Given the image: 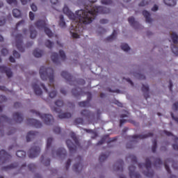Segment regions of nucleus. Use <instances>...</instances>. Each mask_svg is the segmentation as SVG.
Masks as SVG:
<instances>
[{
	"instance_id": "obj_50",
	"label": "nucleus",
	"mask_w": 178,
	"mask_h": 178,
	"mask_svg": "<svg viewBox=\"0 0 178 178\" xmlns=\"http://www.w3.org/2000/svg\"><path fill=\"white\" fill-rule=\"evenodd\" d=\"M0 120H2L3 122H7V123H10L12 121V120L8 118L6 115H1L0 117Z\"/></svg>"
},
{
	"instance_id": "obj_30",
	"label": "nucleus",
	"mask_w": 178,
	"mask_h": 178,
	"mask_svg": "<svg viewBox=\"0 0 178 178\" xmlns=\"http://www.w3.org/2000/svg\"><path fill=\"white\" fill-rule=\"evenodd\" d=\"M117 163L118 166L115 168V170H120V172H123V165H124V162L123 161V160H119Z\"/></svg>"
},
{
	"instance_id": "obj_9",
	"label": "nucleus",
	"mask_w": 178,
	"mask_h": 178,
	"mask_svg": "<svg viewBox=\"0 0 178 178\" xmlns=\"http://www.w3.org/2000/svg\"><path fill=\"white\" fill-rule=\"evenodd\" d=\"M61 76L63 77V79H65V80L70 83V86H72L73 83H77V81L74 80L73 76L66 71H63L61 72Z\"/></svg>"
},
{
	"instance_id": "obj_26",
	"label": "nucleus",
	"mask_w": 178,
	"mask_h": 178,
	"mask_svg": "<svg viewBox=\"0 0 178 178\" xmlns=\"http://www.w3.org/2000/svg\"><path fill=\"white\" fill-rule=\"evenodd\" d=\"M19 168V163H14L10 165H7L2 168V170H9V169H15Z\"/></svg>"
},
{
	"instance_id": "obj_48",
	"label": "nucleus",
	"mask_w": 178,
	"mask_h": 178,
	"mask_svg": "<svg viewBox=\"0 0 178 178\" xmlns=\"http://www.w3.org/2000/svg\"><path fill=\"white\" fill-rule=\"evenodd\" d=\"M174 141L176 143L172 145V148L175 151H178V138L177 136H174Z\"/></svg>"
},
{
	"instance_id": "obj_15",
	"label": "nucleus",
	"mask_w": 178,
	"mask_h": 178,
	"mask_svg": "<svg viewBox=\"0 0 178 178\" xmlns=\"http://www.w3.org/2000/svg\"><path fill=\"white\" fill-rule=\"evenodd\" d=\"M16 123H22L23 122V114L22 113L16 112L13 115Z\"/></svg>"
},
{
	"instance_id": "obj_54",
	"label": "nucleus",
	"mask_w": 178,
	"mask_h": 178,
	"mask_svg": "<svg viewBox=\"0 0 178 178\" xmlns=\"http://www.w3.org/2000/svg\"><path fill=\"white\" fill-rule=\"evenodd\" d=\"M53 131L56 134H60V127H54L53 129Z\"/></svg>"
},
{
	"instance_id": "obj_29",
	"label": "nucleus",
	"mask_w": 178,
	"mask_h": 178,
	"mask_svg": "<svg viewBox=\"0 0 178 178\" xmlns=\"http://www.w3.org/2000/svg\"><path fill=\"white\" fill-rule=\"evenodd\" d=\"M59 119H70L72 114L70 113H63L58 115Z\"/></svg>"
},
{
	"instance_id": "obj_58",
	"label": "nucleus",
	"mask_w": 178,
	"mask_h": 178,
	"mask_svg": "<svg viewBox=\"0 0 178 178\" xmlns=\"http://www.w3.org/2000/svg\"><path fill=\"white\" fill-rule=\"evenodd\" d=\"M56 94H58L56 90H53L49 92V95L50 98H55L56 97Z\"/></svg>"
},
{
	"instance_id": "obj_6",
	"label": "nucleus",
	"mask_w": 178,
	"mask_h": 178,
	"mask_svg": "<svg viewBox=\"0 0 178 178\" xmlns=\"http://www.w3.org/2000/svg\"><path fill=\"white\" fill-rule=\"evenodd\" d=\"M45 77H46V80L48 79L50 83V86L54 88L55 86H54V70L51 68H46Z\"/></svg>"
},
{
	"instance_id": "obj_36",
	"label": "nucleus",
	"mask_w": 178,
	"mask_h": 178,
	"mask_svg": "<svg viewBox=\"0 0 178 178\" xmlns=\"http://www.w3.org/2000/svg\"><path fill=\"white\" fill-rule=\"evenodd\" d=\"M59 26L61 27V29H65V27H66V22H65L63 15L60 16Z\"/></svg>"
},
{
	"instance_id": "obj_40",
	"label": "nucleus",
	"mask_w": 178,
	"mask_h": 178,
	"mask_svg": "<svg viewBox=\"0 0 178 178\" xmlns=\"http://www.w3.org/2000/svg\"><path fill=\"white\" fill-rule=\"evenodd\" d=\"M31 113L35 114V116H38L40 119H44L45 118V114H42L38 111H35V110H31Z\"/></svg>"
},
{
	"instance_id": "obj_62",
	"label": "nucleus",
	"mask_w": 178,
	"mask_h": 178,
	"mask_svg": "<svg viewBox=\"0 0 178 178\" xmlns=\"http://www.w3.org/2000/svg\"><path fill=\"white\" fill-rule=\"evenodd\" d=\"M8 54H9V51H8V49H1V54L3 55V56H6V55H8Z\"/></svg>"
},
{
	"instance_id": "obj_17",
	"label": "nucleus",
	"mask_w": 178,
	"mask_h": 178,
	"mask_svg": "<svg viewBox=\"0 0 178 178\" xmlns=\"http://www.w3.org/2000/svg\"><path fill=\"white\" fill-rule=\"evenodd\" d=\"M142 91L144 92V97L145 99H148L149 98V86L148 85H143Z\"/></svg>"
},
{
	"instance_id": "obj_61",
	"label": "nucleus",
	"mask_w": 178,
	"mask_h": 178,
	"mask_svg": "<svg viewBox=\"0 0 178 178\" xmlns=\"http://www.w3.org/2000/svg\"><path fill=\"white\" fill-rule=\"evenodd\" d=\"M26 168H27V165L26 163L22 164L19 169V173H22V170H26Z\"/></svg>"
},
{
	"instance_id": "obj_35",
	"label": "nucleus",
	"mask_w": 178,
	"mask_h": 178,
	"mask_svg": "<svg viewBox=\"0 0 178 178\" xmlns=\"http://www.w3.org/2000/svg\"><path fill=\"white\" fill-rule=\"evenodd\" d=\"M164 3L168 6H176V0H163Z\"/></svg>"
},
{
	"instance_id": "obj_5",
	"label": "nucleus",
	"mask_w": 178,
	"mask_h": 178,
	"mask_svg": "<svg viewBox=\"0 0 178 178\" xmlns=\"http://www.w3.org/2000/svg\"><path fill=\"white\" fill-rule=\"evenodd\" d=\"M40 152H41V147L37 143H34L29 150L28 154L29 158H37L40 155Z\"/></svg>"
},
{
	"instance_id": "obj_18",
	"label": "nucleus",
	"mask_w": 178,
	"mask_h": 178,
	"mask_svg": "<svg viewBox=\"0 0 178 178\" xmlns=\"http://www.w3.org/2000/svg\"><path fill=\"white\" fill-rule=\"evenodd\" d=\"M38 134V132L33 131H30L29 132H28L26 134L27 143H30V141H31V140H33V138H35V136H37Z\"/></svg>"
},
{
	"instance_id": "obj_42",
	"label": "nucleus",
	"mask_w": 178,
	"mask_h": 178,
	"mask_svg": "<svg viewBox=\"0 0 178 178\" xmlns=\"http://www.w3.org/2000/svg\"><path fill=\"white\" fill-rule=\"evenodd\" d=\"M45 34L46 35H48V37L49 38L54 37V35H55V34L52 33V31H51V29H49V28L47 26L45 27Z\"/></svg>"
},
{
	"instance_id": "obj_10",
	"label": "nucleus",
	"mask_w": 178,
	"mask_h": 178,
	"mask_svg": "<svg viewBox=\"0 0 178 178\" xmlns=\"http://www.w3.org/2000/svg\"><path fill=\"white\" fill-rule=\"evenodd\" d=\"M130 178H141V175L138 172H136V166L131 165L129 167Z\"/></svg>"
},
{
	"instance_id": "obj_32",
	"label": "nucleus",
	"mask_w": 178,
	"mask_h": 178,
	"mask_svg": "<svg viewBox=\"0 0 178 178\" xmlns=\"http://www.w3.org/2000/svg\"><path fill=\"white\" fill-rule=\"evenodd\" d=\"M81 116H83L84 118H90V116H92V113H91V111L88 110H83L81 112Z\"/></svg>"
},
{
	"instance_id": "obj_28",
	"label": "nucleus",
	"mask_w": 178,
	"mask_h": 178,
	"mask_svg": "<svg viewBox=\"0 0 178 178\" xmlns=\"http://www.w3.org/2000/svg\"><path fill=\"white\" fill-rule=\"evenodd\" d=\"M51 58L54 63H59V55L57 53H52Z\"/></svg>"
},
{
	"instance_id": "obj_8",
	"label": "nucleus",
	"mask_w": 178,
	"mask_h": 178,
	"mask_svg": "<svg viewBox=\"0 0 178 178\" xmlns=\"http://www.w3.org/2000/svg\"><path fill=\"white\" fill-rule=\"evenodd\" d=\"M12 159V156L6 151L1 149L0 151V165H2L3 163H6L8 161H10Z\"/></svg>"
},
{
	"instance_id": "obj_34",
	"label": "nucleus",
	"mask_w": 178,
	"mask_h": 178,
	"mask_svg": "<svg viewBox=\"0 0 178 178\" xmlns=\"http://www.w3.org/2000/svg\"><path fill=\"white\" fill-rule=\"evenodd\" d=\"M39 73L42 80H45V67L42 66L40 69Z\"/></svg>"
},
{
	"instance_id": "obj_33",
	"label": "nucleus",
	"mask_w": 178,
	"mask_h": 178,
	"mask_svg": "<svg viewBox=\"0 0 178 178\" xmlns=\"http://www.w3.org/2000/svg\"><path fill=\"white\" fill-rule=\"evenodd\" d=\"M29 29L31 31V34H30L31 38H35V37H37V31L34 29V26H31Z\"/></svg>"
},
{
	"instance_id": "obj_2",
	"label": "nucleus",
	"mask_w": 178,
	"mask_h": 178,
	"mask_svg": "<svg viewBox=\"0 0 178 178\" xmlns=\"http://www.w3.org/2000/svg\"><path fill=\"white\" fill-rule=\"evenodd\" d=\"M70 137L74 141L75 145L70 139L66 140V145L70 151V153L74 154L77 151V147H80V142H79V138H77L76 134H74V132H71Z\"/></svg>"
},
{
	"instance_id": "obj_56",
	"label": "nucleus",
	"mask_w": 178,
	"mask_h": 178,
	"mask_svg": "<svg viewBox=\"0 0 178 178\" xmlns=\"http://www.w3.org/2000/svg\"><path fill=\"white\" fill-rule=\"evenodd\" d=\"M83 118H79L74 120L75 124H83Z\"/></svg>"
},
{
	"instance_id": "obj_14",
	"label": "nucleus",
	"mask_w": 178,
	"mask_h": 178,
	"mask_svg": "<svg viewBox=\"0 0 178 178\" xmlns=\"http://www.w3.org/2000/svg\"><path fill=\"white\" fill-rule=\"evenodd\" d=\"M55 105L57 107H54L53 108V111H54V112H56L57 113H60V112H62V109H60V108H62V106H63L64 103L63 100H57L55 102Z\"/></svg>"
},
{
	"instance_id": "obj_11",
	"label": "nucleus",
	"mask_w": 178,
	"mask_h": 178,
	"mask_svg": "<svg viewBox=\"0 0 178 178\" xmlns=\"http://www.w3.org/2000/svg\"><path fill=\"white\" fill-rule=\"evenodd\" d=\"M27 123L31 126H33V127H36V129L42 127V124L35 119L29 118L27 120Z\"/></svg>"
},
{
	"instance_id": "obj_24",
	"label": "nucleus",
	"mask_w": 178,
	"mask_h": 178,
	"mask_svg": "<svg viewBox=\"0 0 178 178\" xmlns=\"http://www.w3.org/2000/svg\"><path fill=\"white\" fill-rule=\"evenodd\" d=\"M35 26L39 29H43L45 30V20H38L35 23Z\"/></svg>"
},
{
	"instance_id": "obj_49",
	"label": "nucleus",
	"mask_w": 178,
	"mask_h": 178,
	"mask_svg": "<svg viewBox=\"0 0 178 178\" xmlns=\"http://www.w3.org/2000/svg\"><path fill=\"white\" fill-rule=\"evenodd\" d=\"M158 147V143H157V141H156V139H154L153 140V145L152 147V152L155 153L156 152V148Z\"/></svg>"
},
{
	"instance_id": "obj_1",
	"label": "nucleus",
	"mask_w": 178,
	"mask_h": 178,
	"mask_svg": "<svg viewBox=\"0 0 178 178\" xmlns=\"http://www.w3.org/2000/svg\"><path fill=\"white\" fill-rule=\"evenodd\" d=\"M88 1L91 3L89 8L88 6H86L85 7L86 10H79L76 11L75 14L69 9L67 6H64L63 8V13L72 20L71 26L75 30H79L81 24H90V23H92V20L95 19L98 14L105 15L111 12V10L106 7L92 6V3L97 2V0Z\"/></svg>"
},
{
	"instance_id": "obj_64",
	"label": "nucleus",
	"mask_w": 178,
	"mask_h": 178,
	"mask_svg": "<svg viewBox=\"0 0 178 178\" xmlns=\"http://www.w3.org/2000/svg\"><path fill=\"white\" fill-rule=\"evenodd\" d=\"M172 109L174 111H178V102H175L172 105Z\"/></svg>"
},
{
	"instance_id": "obj_22",
	"label": "nucleus",
	"mask_w": 178,
	"mask_h": 178,
	"mask_svg": "<svg viewBox=\"0 0 178 178\" xmlns=\"http://www.w3.org/2000/svg\"><path fill=\"white\" fill-rule=\"evenodd\" d=\"M90 99H91V93L89 94L88 97V100L79 102V105L81 108H86L90 105Z\"/></svg>"
},
{
	"instance_id": "obj_31",
	"label": "nucleus",
	"mask_w": 178,
	"mask_h": 178,
	"mask_svg": "<svg viewBox=\"0 0 178 178\" xmlns=\"http://www.w3.org/2000/svg\"><path fill=\"white\" fill-rule=\"evenodd\" d=\"M117 35L118 32L116 30H113V33L106 38V41H113V40H115Z\"/></svg>"
},
{
	"instance_id": "obj_19",
	"label": "nucleus",
	"mask_w": 178,
	"mask_h": 178,
	"mask_svg": "<svg viewBox=\"0 0 178 178\" xmlns=\"http://www.w3.org/2000/svg\"><path fill=\"white\" fill-rule=\"evenodd\" d=\"M32 87L33 88L34 92L36 95H42V90L40 89V86L37 83H33Z\"/></svg>"
},
{
	"instance_id": "obj_45",
	"label": "nucleus",
	"mask_w": 178,
	"mask_h": 178,
	"mask_svg": "<svg viewBox=\"0 0 178 178\" xmlns=\"http://www.w3.org/2000/svg\"><path fill=\"white\" fill-rule=\"evenodd\" d=\"M27 168H28V170H29V172H35V169H36L35 164H34V163L29 164Z\"/></svg>"
},
{
	"instance_id": "obj_44",
	"label": "nucleus",
	"mask_w": 178,
	"mask_h": 178,
	"mask_svg": "<svg viewBox=\"0 0 178 178\" xmlns=\"http://www.w3.org/2000/svg\"><path fill=\"white\" fill-rule=\"evenodd\" d=\"M52 143H54V138H48L47 140V149H49V148H51V145H52Z\"/></svg>"
},
{
	"instance_id": "obj_63",
	"label": "nucleus",
	"mask_w": 178,
	"mask_h": 178,
	"mask_svg": "<svg viewBox=\"0 0 178 178\" xmlns=\"http://www.w3.org/2000/svg\"><path fill=\"white\" fill-rule=\"evenodd\" d=\"M147 5H148V1H145V0H143L140 3H139V6H147Z\"/></svg>"
},
{
	"instance_id": "obj_38",
	"label": "nucleus",
	"mask_w": 178,
	"mask_h": 178,
	"mask_svg": "<svg viewBox=\"0 0 178 178\" xmlns=\"http://www.w3.org/2000/svg\"><path fill=\"white\" fill-rule=\"evenodd\" d=\"M16 155L18 158H26V152L23 150H18L16 152Z\"/></svg>"
},
{
	"instance_id": "obj_21",
	"label": "nucleus",
	"mask_w": 178,
	"mask_h": 178,
	"mask_svg": "<svg viewBox=\"0 0 178 178\" xmlns=\"http://www.w3.org/2000/svg\"><path fill=\"white\" fill-rule=\"evenodd\" d=\"M54 123V116L51 114L45 115V124L51 125Z\"/></svg>"
},
{
	"instance_id": "obj_43",
	"label": "nucleus",
	"mask_w": 178,
	"mask_h": 178,
	"mask_svg": "<svg viewBox=\"0 0 178 178\" xmlns=\"http://www.w3.org/2000/svg\"><path fill=\"white\" fill-rule=\"evenodd\" d=\"M171 38L172 40V42L173 44H177L178 43V35L177 34L175 33H172L171 34Z\"/></svg>"
},
{
	"instance_id": "obj_47",
	"label": "nucleus",
	"mask_w": 178,
	"mask_h": 178,
	"mask_svg": "<svg viewBox=\"0 0 178 178\" xmlns=\"http://www.w3.org/2000/svg\"><path fill=\"white\" fill-rule=\"evenodd\" d=\"M171 50L176 56H178V47L175 44H171Z\"/></svg>"
},
{
	"instance_id": "obj_59",
	"label": "nucleus",
	"mask_w": 178,
	"mask_h": 178,
	"mask_svg": "<svg viewBox=\"0 0 178 178\" xmlns=\"http://www.w3.org/2000/svg\"><path fill=\"white\" fill-rule=\"evenodd\" d=\"M72 163V160H70V159H69L65 164V169L66 170H69V168H70V165Z\"/></svg>"
},
{
	"instance_id": "obj_13",
	"label": "nucleus",
	"mask_w": 178,
	"mask_h": 178,
	"mask_svg": "<svg viewBox=\"0 0 178 178\" xmlns=\"http://www.w3.org/2000/svg\"><path fill=\"white\" fill-rule=\"evenodd\" d=\"M78 159L79 160V162L74 164L72 167V169L74 172H76V173H80V172L83 170V163H81V156H79Z\"/></svg>"
},
{
	"instance_id": "obj_57",
	"label": "nucleus",
	"mask_w": 178,
	"mask_h": 178,
	"mask_svg": "<svg viewBox=\"0 0 178 178\" xmlns=\"http://www.w3.org/2000/svg\"><path fill=\"white\" fill-rule=\"evenodd\" d=\"M113 3L112 0H102L103 5H112Z\"/></svg>"
},
{
	"instance_id": "obj_51",
	"label": "nucleus",
	"mask_w": 178,
	"mask_h": 178,
	"mask_svg": "<svg viewBox=\"0 0 178 178\" xmlns=\"http://www.w3.org/2000/svg\"><path fill=\"white\" fill-rule=\"evenodd\" d=\"M129 158L131 159V162H133L134 165H137L138 163L137 157L136 156L132 154V155H130Z\"/></svg>"
},
{
	"instance_id": "obj_55",
	"label": "nucleus",
	"mask_w": 178,
	"mask_h": 178,
	"mask_svg": "<svg viewBox=\"0 0 178 178\" xmlns=\"http://www.w3.org/2000/svg\"><path fill=\"white\" fill-rule=\"evenodd\" d=\"M60 56L63 60H65L66 59V54H65V51L63 50L59 51Z\"/></svg>"
},
{
	"instance_id": "obj_53",
	"label": "nucleus",
	"mask_w": 178,
	"mask_h": 178,
	"mask_svg": "<svg viewBox=\"0 0 178 178\" xmlns=\"http://www.w3.org/2000/svg\"><path fill=\"white\" fill-rule=\"evenodd\" d=\"M6 2L9 5H14V6H17V0H6Z\"/></svg>"
},
{
	"instance_id": "obj_46",
	"label": "nucleus",
	"mask_w": 178,
	"mask_h": 178,
	"mask_svg": "<svg viewBox=\"0 0 178 178\" xmlns=\"http://www.w3.org/2000/svg\"><path fill=\"white\" fill-rule=\"evenodd\" d=\"M121 49H122V51H124L125 52L130 51V47H129V44L126 43H122L121 44Z\"/></svg>"
},
{
	"instance_id": "obj_37",
	"label": "nucleus",
	"mask_w": 178,
	"mask_h": 178,
	"mask_svg": "<svg viewBox=\"0 0 178 178\" xmlns=\"http://www.w3.org/2000/svg\"><path fill=\"white\" fill-rule=\"evenodd\" d=\"M13 15L14 17H20V16H22V13L20 12V10L15 8L13 10Z\"/></svg>"
},
{
	"instance_id": "obj_23",
	"label": "nucleus",
	"mask_w": 178,
	"mask_h": 178,
	"mask_svg": "<svg viewBox=\"0 0 178 178\" xmlns=\"http://www.w3.org/2000/svg\"><path fill=\"white\" fill-rule=\"evenodd\" d=\"M143 15L145 18L146 23H152V19H151V14L147 10L143 11Z\"/></svg>"
},
{
	"instance_id": "obj_7",
	"label": "nucleus",
	"mask_w": 178,
	"mask_h": 178,
	"mask_svg": "<svg viewBox=\"0 0 178 178\" xmlns=\"http://www.w3.org/2000/svg\"><path fill=\"white\" fill-rule=\"evenodd\" d=\"M16 48L19 52H24V48L23 47V35L17 34L15 35Z\"/></svg>"
},
{
	"instance_id": "obj_39",
	"label": "nucleus",
	"mask_w": 178,
	"mask_h": 178,
	"mask_svg": "<svg viewBox=\"0 0 178 178\" xmlns=\"http://www.w3.org/2000/svg\"><path fill=\"white\" fill-rule=\"evenodd\" d=\"M169 162H170V159H167L164 163V166H165V170L168 172V173L171 174L172 172L170 171V168H169V165H168V163H169Z\"/></svg>"
},
{
	"instance_id": "obj_20",
	"label": "nucleus",
	"mask_w": 178,
	"mask_h": 178,
	"mask_svg": "<svg viewBox=\"0 0 178 178\" xmlns=\"http://www.w3.org/2000/svg\"><path fill=\"white\" fill-rule=\"evenodd\" d=\"M72 95H74V97L77 98L78 97H80L81 94H83V90L80 88H76L74 89H72Z\"/></svg>"
},
{
	"instance_id": "obj_4",
	"label": "nucleus",
	"mask_w": 178,
	"mask_h": 178,
	"mask_svg": "<svg viewBox=\"0 0 178 178\" xmlns=\"http://www.w3.org/2000/svg\"><path fill=\"white\" fill-rule=\"evenodd\" d=\"M151 159L152 158H147L145 163L143 164L147 171H143V175L147 177H152L154 176V170H151Z\"/></svg>"
},
{
	"instance_id": "obj_27",
	"label": "nucleus",
	"mask_w": 178,
	"mask_h": 178,
	"mask_svg": "<svg viewBox=\"0 0 178 178\" xmlns=\"http://www.w3.org/2000/svg\"><path fill=\"white\" fill-rule=\"evenodd\" d=\"M56 155L58 156H63V158H65V156L66 155V149L65 148H63V147L59 148L56 151Z\"/></svg>"
},
{
	"instance_id": "obj_60",
	"label": "nucleus",
	"mask_w": 178,
	"mask_h": 178,
	"mask_svg": "<svg viewBox=\"0 0 178 178\" xmlns=\"http://www.w3.org/2000/svg\"><path fill=\"white\" fill-rule=\"evenodd\" d=\"M51 3H52V5H56L57 7L59 8V6H60V3H59V1L58 0H50Z\"/></svg>"
},
{
	"instance_id": "obj_12",
	"label": "nucleus",
	"mask_w": 178,
	"mask_h": 178,
	"mask_svg": "<svg viewBox=\"0 0 178 178\" xmlns=\"http://www.w3.org/2000/svg\"><path fill=\"white\" fill-rule=\"evenodd\" d=\"M0 72L1 73H6L7 77H8V79H10V77H12V76H13V72H12V70H10V68L6 67V66H3V65H1L0 66Z\"/></svg>"
},
{
	"instance_id": "obj_41",
	"label": "nucleus",
	"mask_w": 178,
	"mask_h": 178,
	"mask_svg": "<svg viewBox=\"0 0 178 178\" xmlns=\"http://www.w3.org/2000/svg\"><path fill=\"white\" fill-rule=\"evenodd\" d=\"M111 153H108V154H102L99 157V162H104V161H106V159L109 156Z\"/></svg>"
},
{
	"instance_id": "obj_25",
	"label": "nucleus",
	"mask_w": 178,
	"mask_h": 178,
	"mask_svg": "<svg viewBox=\"0 0 178 178\" xmlns=\"http://www.w3.org/2000/svg\"><path fill=\"white\" fill-rule=\"evenodd\" d=\"M43 54L44 51L40 49H35L33 52V56H35V58H41V56H42Z\"/></svg>"
},
{
	"instance_id": "obj_52",
	"label": "nucleus",
	"mask_w": 178,
	"mask_h": 178,
	"mask_svg": "<svg viewBox=\"0 0 178 178\" xmlns=\"http://www.w3.org/2000/svg\"><path fill=\"white\" fill-rule=\"evenodd\" d=\"M45 46L47 47V48H49L51 49V48H52V47H54V42H51V40H46L45 42Z\"/></svg>"
},
{
	"instance_id": "obj_3",
	"label": "nucleus",
	"mask_w": 178,
	"mask_h": 178,
	"mask_svg": "<svg viewBox=\"0 0 178 178\" xmlns=\"http://www.w3.org/2000/svg\"><path fill=\"white\" fill-rule=\"evenodd\" d=\"M152 136H154L153 133H148L147 134H139V135H134L131 136V138H132V140L131 142H129L127 143V148L131 149L132 148H134V146H133V143H134V141H136V140H137L138 138L139 140H144V138H148V137H152Z\"/></svg>"
},
{
	"instance_id": "obj_16",
	"label": "nucleus",
	"mask_w": 178,
	"mask_h": 178,
	"mask_svg": "<svg viewBox=\"0 0 178 178\" xmlns=\"http://www.w3.org/2000/svg\"><path fill=\"white\" fill-rule=\"evenodd\" d=\"M128 22L131 27H134V29H138V27H140V23L136 22L134 17L128 18Z\"/></svg>"
}]
</instances>
